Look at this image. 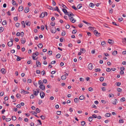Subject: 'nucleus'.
Segmentation results:
<instances>
[{
    "label": "nucleus",
    "mask_w": 126,
    "mask_h": 126,
    "mask_svg": "<svg viewBox=\"0 0 126 126\" xmlns=\"http://www.w3.org/2000/svg\"><path fill=\"white\" fill-rule=\"evenodd\" d=\"M66 76L64 75L62 76L61 78L63 80H64L66 79Z\"/></svg>",
    "instance_id": "nucleus-16"
},
{
    "label": "nucleus",
    "mask_w": 126,
    "mask_h": 126,
    "mask_svg": "<svg viewBox=\"0 0 126 126\" xmlns=\"http://www.w3.org/2000/svg\"><path fill=\"white\" fill-rule=\"evenodd\" d=\"M70 27V26L68 24L66 26V28L67 29H69Z\"/></svg>",
    "instance_id": "nucleus-64"
},
{
    "label": "nucleus",
    "mask_w": 126,
    "mask_h": 126,
    "mask_svg": "<svg viewBox=\"0 0 126 126\" xmlns=\"http://www.w3.org/2000/svg\"><path fill=\"white\" fill-rule=\"evenodd\" d=\"M26 24L28 26H30L31 25L30 22L29 21H26L25 22Z\"/></svg>",
    "instance_id": "nucleus-8"
},
{
    "label": "nucleus",
    "mask_w": 126,
    "mask_h": 126,
    "mask_svg": "<svg viewBox=\"0 0 126 126\" xmlns=\"http://www.w3.org/2000/svg\"><path fill=\"white\" fill-rule=\"evenodd\" d=\"M77 32V31L75 29H74L73 30L72 33L73 34H75Z\"/></svg>",
    "instance_id": "nucleus-39"
},
{
    "label": "nucleus",
    "mask_w": 126,
    "mask_h": 126,
    "mask_svg": "<svg viewBox=\"0 0 126 126\" xmlns=\"http://www.w3.org/2000/svg\"><path fill=\"white\" fill-rule=\"evenodd\" d=\"M48 15L47 13V12H45L44 13H42L40 15V16H47Z\"/></svg>",
    "instance_id": "nucleus-9"
},
{
    "label": "nucleus",
    "mask_w": 126,
    "mask_h": 126,
    "mask_svg": "<svg viewBox=\"0 0 126 126\" xmlns=\"http://www.w3.org/2000/svg\"><path fill=\"white\" fill-rule=\"evenodd\" d=\"M40 73V70H36V73H37V74H39Z\"/></svg>",
    "instance_id": "nucleus-62"
},
{
    "label": "nucleus",
    "mask_w": 126,
    "mask_h": 126,
    "mask_svg": "<svg viewBox=\"0 0 126 126\" xmlns=\"http://www.w3.org/2000/svg\"><path fill=\"white\" fill-rule=\"evenodd\" d=\"M92 118H97V116L95 114H94L92 115Z\"/></svg>",
    "instance_id": "nucleus-49"
},
{
    "label": "nucleus",
    "mask_w": 126,
    "mask_h": 126,
    "mask_svg": "<svg viewBox=\"0 0 126 126\" xmlns=\"http://www.w3.org/2000/svg\"><path fill=\"white\" fill-rule=\"evenodd\" d=\"M20 23H16L15 24V26L16 27H19Z\"/></svg>",
    "instance_id": "nucleus-48"
},
{
    "label": "nucleus",
    "mask_w": 126,
    "mask_h": 126,
    "mask_svg": "<svg viewBox=\"0 0 126 126\" xmlns=\"http://www.w3.org/2000/svg\"><path fill=\"white\" fill-rule=\"evenodd\" d=\"M85 98L84 96L83 95H82L79 97V99L80 100H82L84 99Z\"/></svg>",
    "instance_id": "nucleus-12"
},
{
    "label": "nucleus",
    "mask_w": 126,
    "mask_h": 126,
    "mask_svg": "<svg viewBox=\"0 0 126 126\" xmlns=\"http://www.w3.org/2000/svg\"><path fill=\"white\" fill-rule=\"evenodd\" d=\"M56 57L57 58H59L61 56V55L60 54H58L56 55Z\"/></svg>",
    "instance_id": "nucleus-38"
},
{
    "label": "nucleus",
    "mask_w": 126,
    "mask_h": 126,
    "mask_svg": "<svg viewBox=\"0 0 126 126\" xmlns=\"http://www.w3.org/2000/svg\"><path fill=\"white\" fill-rule=\"evenodd\" d=\"M43 81L44 83H46L47 82V80L46 79H44L43 80Z\"/></svg>",
    "instance_id": "nucleus-44"
},
{
    "label": "nucleus",
    "mask_w": 126,
    "mask_h": 126,
    "mask_svg": "<svg viewBox=\"0 0 126 126\" xmlns=\"http://www.w3.org/2000/svg\"><path fill=\"white\" fill-rule=\"evenodd\" d=\"M40 117L43 120H44L45 118V116L42 115L40 116Z\"/></svg>",
    "instance_id": "nucleus-61"
},
{
    "label": "nucleus",
    "mask_w": 126,
    "mask_h": 126,
    "mask_svg": "<svg viewBox=\"0 0 126 126\" xmlns=\"http://www.w3.org/2000/svg\"><path fill=\"white\" fill-rule=\"evenodd\" d=\"M82 7V5L81 4H78L77 6V8L78 9H80V8L81 7Z\"/></svg>",
    "instance_id": "nucleus-18"
},
{
    "label": "nucleus",
    "mask_w": 126,
    "mask_h": 126,
    "mask_svg": "<svg viewBox=\"0 0 126 126\" xmlns=\"http://www.w3.org/2000/svg\"><path fill=\"white\" fill-rule=\"evenodd\" d=\"M94 33L95 35L98 36H99L100 35V34L99 33H98L96 30L94 31Z\"/></svg>",
    "instance_id": "nucleus-3"
},
{
    "label": "nucleus",
    "mask_w": 126,
    "mask_h": 126,
    "mask_svg": "<svg viewBox=\"0 0 126 126\" xmlns=\"http://www.w3.org/2000/svg\"><path fill=\"white\" fill-rule=\"evenodd\" d=\"M117 90L118 92H121L122 91V89L120 88H118L117 89Z\"/></svg>",
    "instance_id": "nucleus-36"
},
{
    "label": "nucleus",
    "mask_w": 126,
    "mask_h": 126,
    "mask_svg": "<svg viewBox=\"0 0 126 126\" xmlns=\"http://www.w3.org/2000/svg\"><path fill=\"white\" fill-rule=\"evenodd\" d=\"M43 46L42 44L40 43L38 45V47L40 48H41Z\"/></svg>",
    "instance_id": "nucleus-20"
},
{
    "label": "nucleus",
    "mask_w": 126,
    "mask_h": 126,
    "mask_svg": "<svg viewBox=\"0 0 126 126\" xmlns=\"http://www.w3.org/2000/svg\"><path fill=\"white\" fill-rule=\"evenodd\" d=\"M23 9V7L22 6H20L18 8V10L19 11H22Z\"/></svg>",
    "instance_id": "nucleus-14"
},
{
    "label": "nucleus",
    "mask_w": 126,
    "mask_h": 126,
    "mask_svg": "<svg viewBox=\"0 0 126 126\" xmlns=\"http://www.w3.org/2000/svg\"><path fill=\"white\" fill-rule=\"evenodd\" d=\"M12 4L13 5H15L16 4V1L14 0H12Z\"/></svg>",
    "instance_id": "nucleus-45"
},
{
    "label": "nucleus",
    "mask_w": 126,
    "mask_h": 126,
    "mask_svg": "<svg viewBox=\"0 0 126 126\" xmlns=\"http://www.w3.org/2000/svg\"><path fill=\"white\" fill-rule=\"evenodd\" d=\"M87 34L89 36H91V33L89 32H87Z\"/></svg>",
    "instance_id": "nucleus-50"
},
{
    "label": "nucleus",
    "mask_w": 126,
    "mask_h": 126,
    "mask_svg": "<svg viewBox=\"0 0 126 126\" xmlns=\"http://www.w3.org/2000/svg\"><path fill=\"white\" fill-rule=\"evenodd\" d=\"M88 68L90 70H92L93 68V66L92 63H90L89 64Z\"/></svg>",
    "instance_id": "nucleus-4"
},
{
    "label": "nucleus",
    "mask_w": 126,
    "mask_h": 126,
    "mask_svg": "<svg viewBox=\"0 0 126 126\" xmlns=\"http://www.w3.org/2000/svg\"><path fill=\"white\" fill-rule=\"evenodd\" d=\"M4 29L2 27L0 28V33L2 32L4 30Z\"/></svg>",
    "instance_id": "nucleus-37"
},
{
    "label": "nucleus",
    "mask_w": 126,
    "mask_h": 126,
    "mask_svg": "<svg viewBox=\"0 0 126 126\" xmlns=\"http://www.w3.org/2000/svg\"><path fill=\"white\" fill-rule=\"evenodd\" d=\"M120 69L121 71H123L125 70V68L124 67L122 66L120 68Z\"/></svg>",
    "instance_id": "nucleus-52"
},
{
    "label": "nucleus",
    "mask_w": 126,
    "mask_h": 126,
    "mask_svg": "<svg viewBox=\"0 0 126 126\" xmlns=\"http://www.w3.org/2000/svg\"><path fill=\"white\" fill-rule=\"evenodd\" d=\"M82 22H84V23H85L87 24V25H88V24H89V25H91V24L89 23H88L85 21H84V20H83L82 21Z\"/></svg>",
    "instance_id": "nucleus-54"
},
{
    "label": "nucleus",
    "mask_w": 126,
    "mask_h": 126,
    "mask_svg": "<svg viewBox=\"0 0 126 126\" xmlns=\"http://www.w3.org/2000/svg\"><path fill=\"white\" fill-rule=\"evenodd\" d=\"M106 44L105 41H103L101 43V45H105Z\"/></svg>",
    "instance_id": "nucleus-60"
},
{
    "label": "nucleus",
    "mask_w": 126,
    "mask_h": 126,
    "mask_svg": "<svg viewBox=\"0 0 126 126\" xmlns=\"http://www.w3.org/2000/svg\"><path fill=\"white\" fill-rule=\"evenodd\" d=\"M2 61L3 62H5L6 61V58L3 57L2 59Z\"/></svg>",
    "instance_id": "nucleus-47"
},
{
    "label": "nucleus",
    "mask_w": 126,
    "mask_h": 126,
    "mask_svg": "<svg viewBox=\"0 0 126 126\" xmlns=\"http://www.w3.org/2000/svg\"><path fill=\"white\" fill-rule=\"evenodd\" d=\"M1 73L3 74H5L6 73V72L5 71V70L4 68H2L1 69Z\"/></svg>",
    "instance_id": "nucleus-13"
},
{
    "label": "nucleus",
    "mask_w": 126,
    "mask_h": 126,
    "mask_svg": "<svg viewBox=\"0 0 126 126\" xmlns=\"http://www.w3.org/2000/svg\"><path fill=\"white\" fill-rule=\"evenodd\" d=\"M62 10L66 15H67L68 16H73L74 15L71 12H67V10L64 8L62 9Z\"/></svg>",
    "instance_id": "nucleus-1"
},
{
    "label": "nucleus",
    "mask_w": 126,
    "mask_h": 126,
    "mask_svg": "<svg viewBox=\"0 0 126 126\" xmlns=\"http://www.w3.org/2000/svg\"><path fill=\"white\" fill-rule=\"evenodd\" d=\"M26 41V39L25 38H22L21 39V42L22 44H24Z\"/></svg>",
    "instance_id": "nucleus-7"
},
{
    "label": "nucleus",
    "mask_w": 126,
    "mask_h": 126,
    "mask_svg": "<svg viewBox=\"0 0 126 126\" xmlns=\"http://www.w3.org/2000/svg\"><path fill=\"white\" fill-rule=\"evenodd\" d=\"M74 101L75 103H77L78 102V101H79V100L78 98H75Z\"/></svg>",
    "instance_id": "nucleus-19"
},
{
    "label": "nucleus",
    "mask_w": 126,
    "mask_h": 126,
    "mask_svg": "<svg viewBox=\"0 0 126 126\" xmlns=\"http://www.w3.org/2000/svg\"><path fill=\"white\" fill-rule=\"evenodd\" d=\"M21 24L22 26H23V27L24 28H25V22L24 21H22L21 22Z\"/></svg>",
    "instance_id": "nucleus-28"
},
{
    "label": "nucleus",
    "mask_w": 126,
    "mask_h": 126,
    "mask_svg": "<svg viewBox=\"0 0 126 126\" xmlns=\"http://www.w3.org/2000/svg\"><path fill=\"white\" fill-rule=\"evenodd\" d=\"M69 18L70 21L72 23H74L75 22L76 20L74 19V18L71 16H69Z\"/></svg>",
    "instance_id": "nucleus-2"
},
{
    "label": "nucleus",
    "mask_w": 126,
    "mask_h": 126,
    "mask_svg": "<svg viewBox=\"0 0 126 126\" xmlns=\"http://www.w3.org/2000/svg\"><path fill=\"white\" fill-rule=\"evenodd\" d=\"M47 8L50 10H52L53 9H55V8H52L50 6H47Z\"/></svg>",
    "instance_id": "nucleus-29"
},
{
    "label": "nucleus",
    "mask_w": 126,
    "mask_h": 126,
    "mask_svg": "<svg viewBox=\"0 0 126 126\" xmlns=\"http://www.w3.org/2000/svg\"><path fill=\"white\" fill-rule=\"evenodd\" d=\"M12 119L13 120L15 121L16 119V118L15 116H12Z\"/></svg>",
    "instance_id": "nucleus-26"
},
{
    "label": "nucleus",
    "mask_w": 126,
    "mask_h": 126,
    "mask_svg": "<svg viewBox=\"0 0 126 126\" xmlns=\"http://www.w3.org/2000/svg\"><path fill=\"white\" fill-rule=\"evenodd\" d=\"M13 42H12L9 41L8 43V45L9 47H11L13 45Z\"/></svg>",
    "instance_id": "nucleus-10"
},
{
    "label": "nucleus",
    "mask_w": 126,
    "mask_h": 126,
    "mask_svg": "<svg viewBox=\"0 0 126 126\" xmlns=\"http://www.w3.org/2000/svg\"><path fill=\"white\" fill-rule=\"evenodd\" d=\"M112 24L113 25H114L116 26H119V25L118 24H117L115 22H112Z\"/></svg>",
    "instance_id": "nucleus-41"
},
{
    "label": "nucleus",
    "mask_w": 126,
    "mask_h": 126,
    "mask_svg": "<svg viewBox=\"0 0 126 126\" xmlns=\"http://www.w3.org/2000/svg\"><path fill=\"white\" fill-rule=\"evenodd\" d=\"M36 111L37 112L39 113L40 112V110L38 108H37L36 109Z\"/></svg>",
    "instance_id": "nucleus-51"
},
{
    "label": "nucleus",
    "mask_w": 126,
    "mask_h": 126,
    "mask_svg": "<svg viewBox=\"0 0 126 126\" xmlns=\"http://www.w3.org/2000/svg\"><path fill=\"white\" fill-rule=\"evenodd\" d=\"M104 80V78L103 77H101L99 78V80L101 81H102Z\"/></svg>",
    "instance_id": "nucleus-35"
},
{
    "label": "nucleus",
    "mask_w": 126,
    "mask_h": 126,
    "mask_svg": "<svg viewBox=\"0 0 126 126\" xmlns=\"http://www.w3.org/2000/svg\"><path fill=\"white\" fill-rule=\"evenodd\" d=\"M72 8L74 9L75 10H77V8H76L75 6V5H73L72 6Z\"/></svg>",
    "instance_id": "nucleus-58"
},
{
    "label": "nucleus",
    "mask_w": 126,
    "mask_h": 126,
    "mask_svg": "<svg viewBox=\"0 0 126 126\" xmlns=\"http://www.w3.org/2000/svg\"><path fill=\"white\" fill-rule=\"evenodd\" d=\"M117 53V51H114L112 53V54L114 55H116Z\"/></svg>",
    "instance_id": "nucleus-25"
},
{
    "label": "nucleus",
    "mask_w": 126,
    "mask_h": 126,
    "mask_svg": "<svg viewBox=\"0 0 126 126\" xmlns=\"http://www.w3.org/2000/svg\"><path fill=\"white\" fill-rule=\"evenodd\" d=\"M116 100H117L116 99H114L112 103L114 104H115L116 103Z\"/></svg>",
    "instance_id": "nucleus-40"
},
{
    "label": "nucleus",
    "mask_w": 126,
    "mask_h": 126,
    "mask_svg": "<svg viewBox=\"0 0 126 126\" xmlns=\"http://www.w3.org/2000/svg\"><path fill=\"white\" fill-rule=\"evenodd\" d=\"M88 120L90 122H91L92 121V117H90L88 118Z\"/></svg>",
    "instance_id": "nucleus-42"
},
{
    "label": "nucleus",
    "mask_w": 126,
    "mask_h": 126,
    "mask_svg": "<svg viewBox=\"0 0 126 126\" xmlns=\"http://www.w3.org/2000/svg\"><path fill=\"white\" fill-rule=\"evenodd\" d=\"M123 122L124 120L123 119H120L119 122V123H123Z\"/></svg>",
    "instance_id": "nucleus-46"
},
{
    "label": "nucleus",
    "mask_w": 126,
    "mask_h": 126,
    "mask_svg": "<svg viewBox=\"0 0 126 126\" xmlns=\"http://www.w3.org/2000/svg\"><path fill=\"white\" fill-rule=\"evenodd\" d=\"M80 51L82 53H84L86 51L85 49L82 48L80 49Z\"/></svg>",
    "instance_id": "nucleus-15"
},
{
    "label": "nucleus",
    "mask_w": 126,
    "mask_h": 126,
    "mask_svg": "<svg viewBox=\"0 0 126 126\" xmlns=\"http://www.w3.org/2000/svg\"><path fill=\"white\" fill-rule=\"evenodd\" d=\"M65 32H64L62 33L61 35L63 36H64L65 35Z\"/></svg>",
    "instance_id": "nucleus-57"
},
{
    "label": "nucleus",
    "mask_w": 126,
    "mask_h": 126,
    "mask_svg": "<svg viewBox=\"0 0 126 126\" xmlns=\"http://www.w3.org/2000/svg\"><path fill=\"white\" fill-rule=\"evenodd\" d=\"M85 124V122L84 121H82L81 123V124L82 126H84Z\"/></svg>",
    "instance_id": "nucleus-43"
},
{
    "label": "nucleus",
    "mask_w": 126,
    "mask_h": 126,
    "mask_svg": "<svg viewBox=\"0 0 126 126\" xmlns=\"http://www.w3.org/2000/svg\"><path fill=\"white\" fill-rule=\"evenodd\" d=\"M88 90L90 91H92L93 90V89L92 88L90 87L89 88Z\"/></svg>",
    "instance_id": "nucleus-53"
},
{
    "label": "nucleus",
    "mask_w": 126,
    "mask_h": 126,
    "mask_svg": "<svg viewBox=\"0 0 126 126\" xmlns=\"http://www.w3.org/2000/svg\"><path fill=\"white\" fill-rule=\"evenodd\" d=\"M111 69H110V68H108L106 69V71L107 72H110L111 71Z\"/></svg>",
    "instance_id": "nucleus-55"
},
{
    "label": "nucleus",
    "mask_w": 126,
    "mask_h": 126,
    "mask_svg": "<svg viewBox=\"0 0 126 126\" xmlns=\"http://www.w3.org/2000/svg\"><path fill=\"white\" fill-rule=\"evenodd\" d=\"M125 99L124 97H122L120 99V101L121 102H123L125 101Z\"/></svg>",
    "instance_id": "nucleus-34"
},
{
    "label": "nucleus",
    "mask_w": 126,
    "mask_h": 126,
    "mask_svg": "<svg viewBox=\"0 0 126 126\" xmlns=\"http://www.w3.org/2000/svg\"><path fill=\"white\" fill-rule=\"evenodd\" d=\"M39 88L42 90H44L45 89V87L44 85H43V84H41L39 86Z\"/></svg>",
    "instance_id": "nucleus-5"
},
{
    "label": "nucleus",
    "mask_w": 126,
    "mask_h": 126,
    "mask_svg": "<svg viewBox=\"0 0 126 126\" xmlns=\"http://www.w3.org/2000/svg\"><path fill=\"white\" fill-rule=\"evenodd\" d=\"M51 32L52 33H55L56 32V30L55 28V29H54V30H51Z\"/></svg>",
    "instance_id": "nucleus-31"
},
{
    "label": "nucleus",
    "mask_w": 126,
    "mask_h": 126,
    "mask_svg": "<svg viewBox=\"0 0 126 126\" xmlns=\"http://www.w3.org/2000/svg\"><path fill=\"white\" fill-rule=\"evenodd\" d=\"M36 64L37 66V67H38V65H40V66H41V63L39 61L38 62L36 61Z\"/></svg>",
    "instance_id": "nucleus-24"
},
{
    "label": "nucleus",
    "mask_w": 126,
    "mask_h": 126,
    "mask_svg": "<svg viewBox=\"0 0 126 126\" xmlns=\"http://www.w3.org/2000/svg\"><path fill=\"white\" fill-rule=\"evenodd\" d=\"M38 84L40 85L41 84H43V83L41 80H39L38 81Z\"/></svg>",
    "instance_id": "nucleus-32"
},
{
    "label": "nucleus",
    "mask_w": 126,
    "mask_h": 126,
    "mask_svg": "<svg viewBox=\"0 0 126 126\" xmlns=\"http://www.w3.org/2000/svg\"><path fill=\"white\" fill-rule=\"evenodd\" d=\"M7 22L6 20H4L2 22V24L3 25H5L7 24Z\"/></svg>",
    "instance_id": "nucleus-30"
},
{
    "label": "nucleus",
    "mask_w": 126,
    "mask_h": 126,
    "mask_svg": "<svg viewBox=\"0 0 126 126\" xmlns=\"http://www.w3.org/2000/svg\"><path fill=\"white\" fill-rule=\"evenodd\" d=\"M108 96L109 97H113L114 96V95L112 94H110Z\"/></svg>",
    "instance_id": "nucleus-21"
},
{
    "label": "nucleus",
    "mask_w": 126,
    "mask_h": 126,
    "mask_svg": "<svg viewBox=\"0 0 126 126\" xmlns=\"http://www.w3.org/2000/svg\"><path fill=\"white\" fill-rule=\"evenodd\" d=\"M40 95L41 98H43L45 96V94L43 92H42L40 93Z\"/></svg>",
    "instance_id": "nucleus-6"
},
{
    "label": "nucleus",
    "mask_w": 126,
    "mask_h": 126,
    "mask_svg": "<svg viewBox=\"0 0 126 126\" xmlns=\"http://www.w3.org/2000/svg\"><path fill=\"white\" fill-rule=\"evenodd\" d=\"M45 74V72L44 71H43L41 72V74L43 75H44Z\"/></svg>",
    "instance_id": "nucleus-63"
},
{
    "label": "nucleus",
    "mask_w": 126,
    "mask_h": 126,
    "mask_svg": "<svg viewBox=\"0 0 126 126\" xmlns=\"http://www.w3.org/2000/svg\"><path fill=\"white\" fill-rule=\"evenodd\" d=\"M89 6L90 7H93L94 6V4L92 3H91L89 4Z\"/></svg>",
    "instance_id": "nucleus-22"
},
{
    "label": "nucleus",
    "mask_w": 126,
    "mask_h": 126,
    "mask_svg": "<svg viewBox=\"0 0 126 126\" xmlns=\"http://www.w3.org/2000/svg\"><path fill=\"white\" fill-rule=\"evenodd\" d=\"M101 70L99 68H97L95 69V72H97L98 71H99V72Z\"/></svg>",
    "instance_id": "nucleus-33"
},
{
    "label": "nucleus",
    "mask_w": 126,
    "mask_h": 126,
    "mask_svg": "<svg viewBox=\"0 0 126 126\" xmlns=\"http://www.w3.org/2000/svg\"><path fill=\"white\" fill-rule=\"evenodd\" d=\"M21 59L22 58L21 57H19L18 56H17L16 59V60L18 61H20Z\"/></svg>",
    "instance_id": "nucleus-27"
},
{
    "label": "nucleus",
    "mask_w": 126,
    "mask_h": 126,
    "mask_svg": "<svg viewBox=\"0 0 126 126\" xmlns=\"http://www.w3.org/2000/svg\"><path fill=\"white\" fill-rule=\"evenodd\" d=\"M29 11V8L28 7H27L25 8L24 10V12L25 13H27Z\"/></svg>",
    "instance_id": "nucleus-11"
},
{
    "label": "nucleus",
    "mask_w": 126,
    "mask_h": 126,
    "mask_svg": "<svg viewBox=\"0 0 126 126\" xmlns=\"http://www.w3.org/2000/svg\"><path fill=\"white\" fill-rule=\"evenodd\" d=\"M94 28L92 27H89V29H90L91 30H94Z\"/></svg>",
    "instance_id": "nucleus-59"
},
{
    "label": "nucleus",
    "mask_w": 126,
    "mask_h": 126,
    "mask_svg": "<svg viewBox=\"0 0 126 126\" xmlns=\"http://www.w3.org/2000/svg\"><path fill=\"white\" fill-rule=\"evenodd\" d=\"M108 40L110 41V42H110L109 41L108 42L110 44L111 43H113L114 42V41H113V40H111L110 39H109Z\"/></svg>",
    "instance_id": "nucleus-23"
},
{
    "label": "nucleus",
    "mask_w": 126,
    "mask_h": 126,
    "mask_svg": "<svg viewBox=\"0 0 126 126\" xmlns=\"http://www.w3.org/2000/svg\"><path fill=\"white\" fill-rule=\"evenodd\" d=\"M111 114L109 113H106L105 115V116L106 117H108L110 116V115H111Z\"/></svg>",
    "instance_id": "nucleus-17"
},
{
    "label": "nucleus",
    "mask_w": 126,
    "mask_h": 126,
    "mask_svg": "<svg viewBox=\"0 0 126 126\" xmlns=\"http://www.w3.org/2000/svg\"><path fill=\"white\" fill-rule=\"evenodd\" d=\"M11 120V119L10 118H6V120L7 122H8Z\"/></svg>",
    "instance_id": "nucleus-56"
}]
</instances>
